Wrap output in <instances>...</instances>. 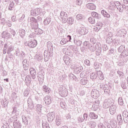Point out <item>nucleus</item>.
<instances>
[{
    "label": "nucleus",
    "instance_id": "c756f323",
    "mask_svg": "<svg viewBox=\"0 0 128 128\" xmlns=\"http://www.w3.org/2000/svg\"><path fill=\"white\" fill-rule=\"evenodd\" d=\"M13 58H14V56H12V54L8 55V56H7L8 60H12Z\"/></svg>",
    "mask_w": 128,
    "mask_h": 128
},
{
    "label": "nucleus",
    "instance_id": "79ce46f5",
    "mask_svg": "<svg viewBox=\"0 0 128 128\" xmlns=\"http://www.w3.org/2000/svg\"><path fill=\"white\" fill-rule=\"evenodd\" d=\"M67 39L68 40V42L69 41L70 42H71V40H72V36H67Z\"/></svg>",
    "mask_w": 128,
    "mask_h": 128
},
{
    "label": "nucleus",
    "instance_id": "f8f14e48",
    "mask_svg": "<svg viewBox=\"0 0 128 128\" xmlns=\"http://www.w3.org/2000/svg\"><path fill=\"white\" fill-rule=\"evenodd\" d=\"M43 88L44 90V91L46 92H47V93H50V88H48V86H46V85H44L43 86Z\"/></svg>",
    "mask_w": 128,
    "mask_h": 128
},
{
    "label": "nucleus",
    "instance_id": "72a5a7b5",
    "mask_svg": "<svg viewBox=\"0 0 128 128\" xmlns=\"http://www.w3.org/2000/svg\"><path fill=\"white\" fill-rule=\"evenodd\" d=\"M6 25L10 27L12 26V23H10V21L8 20L6 22Z\"/></svg>",
    "mask_w": 128,
    "mask_h": 128
},
{
    "label": "nucleus",
    "instance_id": "a18cd8bd",
    "mask_svg": "<svg viewBox=\"0 0 128 128\" xmlns=\"http://www.w3.org/2000/svg\"><path fill=\"white\" fill-rule=\"evenodd\" d=\"M122 88H123L124 89L126 88V85L125 83L122 84Z\"/></svg>",
    "mask_w": 128,
    "mask_h": 128
},
{
    "label": "nucleus",
    "instance_id": "9d476101",
    "mask_svg": "<svg viewBox=\"0 0 128 128\" xmlns=\"http://www.w3.org/2000/svg\"><path fill=\"white\" fill-rule=\"evenodd\" d=\"M90 117L91 119L96 120L98 118V116L94 112H90Z\"/></svg>",
    "mask_w": 128,
    "mask_h": 128
},
{
    "label": "nucleus",
    "instance_id": "aec40b11",
    "mask_svg": "<svg viewBox=\"0 0 128 128\" xmlns=\"http://www.w3.org/2000/svg\"><path fill=\"white\" fill-rule=\"evenodd\" d=\"M96 126V122L94 121H92L91 122L90 125V127L91 128H95Z\"/></svg>",
    "mask_w": 128,
    "mask_h": 128
},
{
    "label": "nucleus",
    "instance_id": "2eb2a0df",
    "mask_svg": "<svg viewBox=\"0 0 128 128\" xmlns=\"http://www.w3.org/2000/svg\"><path fill=\"white\" fill-rule=\"evenodd\" d=\"M19 32L22 38H24V36L26 34V31L24 29L20 30Z\"/></svg>",
    "mask_w": 128,
    "mask_h": 128
},
{
    "label": "nucleus",
    "instance_id": "c03bdc74",
    "mask_svg": "<svg viewBox=\"0 0 128 128\" xmlns=\"http://www.w3.org/2000/svg\"><path fill=\"white\" fill-rule=\"evenodd\" d=\"M27 62H28V61L26 60H23V62H22V64H23V65H24V64H28Z\"/></svg>",
    "mask_w": 128,
    "mask_h": 128
},
{
    "label": "nucleus",
    "instance_id": "13d9d810",
    "mask_svg": "<svg viewBox=\"0 0 128 128\" xmlns=\"http://www.w3.org/2000/svg\"><path fill=\"white\" fill-rule=\"evenodd\" d=\"M26 91H25L24 92V96H26V94H26Z\"/></svg>",
    "mask_w": 128,
    "mask_h": 128
},
{
    "label": "nucleus",
    "instance_id": "3c124183",
    "mask_svg": "<svg viewBox=\"0 0 128 128\" xmlns=\"http://www.w3.org/2000/svg\"><path fill=\"white\" fill-rule=\"evenodd\" d=\"M20 56H24V52H22V53L20 54Z\"/></svg>",
    "mask_w": 128,
    "mask_h": 128
},
{
    "label": "nucleus",
    "instance_id": "0e129e2a",
    "mask_svg": "<svg viewBox=\"0 0 128 128\" xmlns=\"http://www.w3.org/2000/svg\"><path fill=\"white\" fill-rule=\"evenodd\" d=\"M108 101H110L109 99L107 100V102H108Z\"/></svg>",
    "mask_w": 128,
    "mask_h": 128
},
{
    "label": "nucleus",
    "instance_id": "f257e3e1",
    "mask_svg": "<svg viewBox=\"0 0 128 128\" xmlns=\"http://www.w3.org/2000/svg\"><path fill=\"white\" fill-rule=\"evenodd\" d=\"M4 48H7V54H10V52H12L14 50V47L12 44H6L4 45Z\"/></svg>",
    "mask_w": 128,
    "mask_h": 128
},
{
    "label": "nucleus",
    "instance_id": "6ab92c4d",
    "mask_svg": "<svg viewBox=\"0 0 128 128\" xmlns=\"http://www.w3.org/2000/svg\"><path fill=\"white\" fill-rule=\"evenodd\" d=\"M76 20L78 21L80 20H82V15L80 14H78L76 16Z\"/></svg>",
    "mask_w": 128,
    "mask_h": 128
},
{
    "label": "nucleus",
    "instance_id": "c85d7f7f",
    "mask_svg": "<svg viewBox=\"0 0 128 128\" xmlns=\"http://www.w3.org/2000/svg\"><path fill=\"white\" fill-rule=\"evenodd\" d=\"M23 68L24 70H28V64L23 65Z\"/></svg>",
    "mask_w": 128,
    "mask_h": 128
},
{
    "label": "nucleus",
    "instance_id": "ddd939ff",
    "mask_svg": "<svg viewBox=\"0 0 128 128\" xmlns=\"http://www.w3.org/2000/svg\"><path fill=\"white\" fill-rule=\"evenodd\" d=\"M29 40H30L28 42V44L27 43L26 44H28L29 48H32V38L30 36H29Z\"/></svg>",
    "mask_w": 128,
    "mask_h": 128
},
{
    "label": "nucleus",
    "instance_id": "39448f33",
    "mask_svg": "<svg viewBox=\"0 0 128 128\" xmlns=\"http://www.w3.org/2000/svg\"><path fill=\"white\" fill-rule=\"evenodd\" d=\"M86 6L87 8L91 10H94L96 8V6L94 4V3H88Z\"/></svg>",
    "mask_w": 128,
    "mask_h": 128
},
{
    "label": "nucleus",
    "instance_id": "5fc2aeb1",
    "mask_svg": "<svg viewBox=\"0 0 128 128\" xmlns=\"http://www.w3.org/2000/svg\"><path fill=\"white\" fill-rule=\"evenodd\" d=\"M64 62H65L66 64H68V61H66V58H64Z\"/></svg>",
    "mask_w": 128,
    "mask_h": 128
},
{
    "label": "nucleus",
    "instance_id": "20e7f679",
    "mask_svg": "<svg viewBox=\"0 0 128 128\" xmlns=\"http://www.w3.org/2000/svg\"><path fill=\"white\" fill-rule=\"evenodd\" d=\"M14 127V128H21L22 124L18 120H16V121L14 122L13 124Z\"/></svg>",
    "mask_w": 128,
    "mask_h": 128
},
{
    "label": "nucleus",
    "instance_id": "09e8293b",
    "mask_svg": "<svg viewBox=\"0 0 128 128\" xmlns=\"http://www.w3.org/2000/svg\"><path fill=\"white\" fill-rule=\"evenodd\" d=\"M98 128H106V127L104 126L100 125L98 126Z\"/></svg>",
    "mask_w": 128,
    "mask_h": 128
},
{
    "label": "nucleus",
    "instance_id": "4c0bfd02",
    "mask_svg": "<svg viewBox=\"0 0 128 128\" xmlns=\"http://www.w3.org/2000/svg\"><path fill=\"white\" fill-rule=\"evenodd\" d=\"M24 18H26V16H24V14H22V17L20 18V22H22L24 19Z\"/></svg>",
    "mask_w": 128,
    "mask_h": 128
},
{
    "label": "nucleus",
    "instance_id": "e2e57ef3",
    "mask_svg": "<svg viewBox=\"0 0 128 128\" xmlns=\"http://www.w3.org/2000/svg\"><path fill=\"white\" fill-rule=\"evenodd\" d=\"M2 128H4V126H2Z\"/></svg>",
    "mask_w": 128,
    "mask_h": 128
},
{
    "label": "nucleus",
    "instance_id": "5701e85b",
    "mask_svg": "<svg viewBox=\"0 0 128 128\" xmlns=\"http://www.w3.org/2000/svg\"><path fill=\"white\" fill-rule=\"evenodd\" d=\"M14 2H12L10 4V7L8 8V10H12V8H14Z\"/></svg>",
    "mask_w": 128,
    "mask_h": 128
},
{
    "label": "nucleus",
    "instance_id": "37998d69",
    "mask_svg": "<svg viewBox=\"0 0 128 128\" xmlns=\"http://www.w3.org/2000/svg\"><path fill=\"white\" fill-rule=\"evenodd\" d=\"M6 50H8L7 48H4L3 49V54H6Z\"/></svg>",
    "mask_w": 128,
    "mask_h": 128
},
{
    "label": "nucleus",
    "instance_id": "49530a36",
    "mask_svg": "<svg viewBox=\"0 0 128 128\" xmlns=\"http://www.w3.org/2000/svg\"><path fill=\"white\" fill-rule=\"evenodd\" d=\"M88 116L86 114H84V119H88Z\"/></svg>",
    "mask_w": 128,
    "mask_h": 128
},
{
    "label": "nucleus",
    "instance_id": "a19ab883",
    "mask_svg": "<svg viewBox=\"0 0 128 128\" xmlns=\"http://www.w3.org/2000/svg\"><path fill=\"white\" fill-rule=\"evenodd\" d=\"M8 102L5 99L3 102V104H4V106H6L8 104Z\"/></svg>",
    "mask_w": 128,
    "mask_h": 128
},
{
    "label": "nucleus",
    "instance_id": "6e6552de",
    "mask_svg": "<svg viewBox=\"0 0 128 128\" xmlns=\"http://www.w3.org/2000/svg\"><path fill=\"white\" fill-rule=\"evenodd\" d=\"M92 16L98 20H99L100 18V17L98 16V14L97 12H92Z\"/></svg>",
    "mask_w": 128,
    "mask_h": 128
},
{
    "label": "nucleus",
    "instance_id": "a211bd4d",
    "mask_svg": "<svg viewBox=\"0 0 128 128\" xmlns=\"http://www.w3.org/2000/svg\"><path fill=\"white\" fill-rule=\"evenodd\" d=\"M68 91L66 90V91H63L62 92V93L60 94L62 98H66V96H68Z\"/></svg>",
    "mask_w": 128,
    "mask_h": 128
},
{
    "label": "nucleus",
    "instance_id": "e433bc0d",
    "mask_svg": "<svg viewBox=\"0 0 128 128\" xmlns=\"http://www.w3.org/2000/svg\"><path fill=\"white\" fill-rule=\"evenodd\" d=\"M10 34H12L14 36H16V31H14V30H10Z\"/></svg>",
    "mask_w": 128,
    "mask_h": 128
},
{
    "label": "nucleus",
    "instance_id": "f03ea898",
    "mask_svg": "<svg viewBox=\"0 0 128 128\" xmlns=\"http://www.w3.org/2000/svg\"><path fill=\"white\" fill-rule=\"evenodd\" d=\"M60 20L62 21V22L66 23L67 21L68 18V15L66 12H62L60 15Z\"/></svg>",
    "mask_w": 128,
    "mask_h": 128
},
{
    "label": "nucleus",
    "instance_id": "864d4df0",
    "mask_svg": "<svg viewBox=\"0 0 128 128\" xmlns=\"http://www.w3.org/2000/svg\"><path fill=\"white\" fill-rule=\"evenodd\" d=\"M4 80H5L6 82H8V78L4 79Z\"/></svg>",
    "mask_w": 128,
    "mask_h": 128
},
{
    "label": "nucleus",
    "instance_id": "de8ad7c7",
    "mask_svg": "<svg viewBox=\"0 0 128 128\" xmlns=\"http://www.w3.org/2000/svg\"><path fill=\"white\" fill-rule=\"evenodd\" d=\"M4 18H3L2 19V20H1V22L2 24H4Z\"/></svg>",
    "mask_w": 128,
    "mask_h": 128
},
{
    "label": "nucleus",
    "instance_id": "0eeeda50",
    "mask_svg": "<svg viewBox=\"0 0 128 128\" xmlns=\"http://www.w3.org/2000/svg\"><path fill=\"white\" fill-rule=\"evenodd\" d=\"M102 14L104 18H110V15L108 13H107V12L105 10H102Z\"/></svg>",
    "mask_w": 128,
    "mask_h": 128
},
{
    "label": "nucleus",
    "instance_id": "2f4dec72",
    "mask_svg": "<svg viewBox=\"0 0 128 128\" xmlns=\"http://www.w3.org/2000/svg\"><path fill=\"white\" fill-rule=\"evenodd\" d=\"M32 43H33V48L36 47V46L38 44L37 41L35 40H33Z\"/></svg>",
    "mask_w": 128,
    "mask_h": 128
},
{
    "label": "nucleus",
    "instance_id": "1a4fd4ad",
    "mask_svg": "<svg viewBox=\"0 0 128 128\" xmlns=\"http://www.w3.org/2000/svg\"><path fill=\"white\" fill-rule=\"evenodd\" d=\"M44 102L46 104L50 105L52 102V100L48 96H46L45 98Z\"/></svg>",
    "mask_w": 128,
    "mask_h": 128
},
{
    "label": "nucleus",
    "instance_id": "473e14b6",
    "mask_svg": "<svg viewBox=\"0 0 128 128\" xmlns=\"http://www.w3.org/2000/svg\"><path fill=\"white\" fill-rule=\"evenodd\" d=\"M110 114H114V112H116L114 108H110Z\"/></svg>",
    "mask_w": 128,
    "mask_h": 128
},
{
    "label": "nucleus",
    "instance_id": "4468645a",
    "mask_svg": "<svg viewBox=\"0 0 128 128\" xmlns=\"http://www.w3.org/2000/svg\"><path fill=\"white\" fill-rule=\"evenodd\" d=\"M74 18L72 17H70L68 19V22L70 24H74Z\"/></svg>",
    "mask_w": 128,
    "mask_h": 128
},
{
    "label": "nucleus",
    "instance_id": "7ed1b4c3",
    "mask_svg": "<svg viewBox=\"0 0 128 128\" xmlns=\"http://www.w3.org/2000/svg\"><path fill=\"white\" fill-rule=\"evenodd\" d=\"M2 36L3 38H6V39L10 38V37L12 36V35H10V34L6 32H3L2 34Z\"/></svg>",
    "mask_w": 128,
    "mask_h": 128
},
{
    "label": "nucleus",
    "instance_id": "603ef678",
    "mask_svg": "<svg viewBox=\"0 0 128 128\" xmlns=\"http://www.w3.org/2000/svg\"><path fill=\"white\" fill-rule=\"evenodd\" d=\"M123 2H124V4H128V1H126V0H123Z\"/></svg>",
    "mask_w": 128,
    "mask_h": 128
},
{
    "label": "nucleus",
    "instance_id": "bb28decb",
    "mask_svg": "<svg viewBox=\"0 0 128 128\" xmlns=\"http://www.w3.org/2000/svg\"><path fill=\"white\" fill-rule=\"evenodd\" d=\"M54 115H51L48 118V121L52 122L54 120Z\"/></svg>",
    "mask_w": 128,
    "mask_h": 128
},
{
    "label": "nucleus",
    "instance_id": "a878e982",
    "mask_svg": "<svg viewBox=\"0 0 128 128\" xmlns=\"http://www.w3.org/2000/svg\"><path fill=\"white\" fill-rule=\"evenodd\" d=\"M22 120L23 122H24V124H26L28 122V118L24 116H22Z\"/></svg>",
    "mask_w": 128,
    "mask_h": 128
},
{
    "label": "nucleus",
    "instance_id": "393cba45",
    "mask_svg": "<svg viewBox=\"0 0 128 128\" xmlns=\"http://www.w3.org/2000/svg\"><path fill=\"white\" fill-rule=\"evenodd\" d=\"M28 22L32 26V17H30L28 18Z\"/></svg>",
    "mask_w": 128,
    "mask_h": 128
},
{
    "label": "nucleus",
    "instance_id": "58836bf2",
    "mask_svg": "<svg viewBox=\"0 0 128 128\" xmlns=\"http://www.w3.org/2000/svg\"><path fill=\"white\" fill-rule=\"evenodd\" d=\"M101 28H98V26H95L94 28V30L96 31V32H98L99 31Z\"/></svg>",
    "mask_w": 128,
    "mask_h": 128
},
{
    "label": "nucleus",
    "instance_id": "b1692460",
    "mask_svg": "<svg viewBox=\"0 0 128 128\" xmlns=\"http://www.w3.org/2000/svg\"><path fill=\"white\" fill-rule=\"evenodd\" d=\"M74 43L78 46H80L82 44V42L81 40H77L76 42L74 41Z\"/></svg>",
    "mask_w": 128,
    "mask_h": 128
},
{
    "label": "nucleus",
    "instance_id": "423d86ee",
    "mask_svg": "<svg viewBox=\"0 0 128 128\" xmlns=\"http://www.w3.org/2000/svg\"><path fill=\"white\" fill-rule=\"evenodd\" d=\"M86 30L85 28H80L78 32V33L80 34V36H84V34H86Z\"/></svg>",
    "mask_w": 128,
    "mask_h": 128
},
{
    "label": "nucleus",
    "instance_id": "052dcab7",
    "mask_svg": "<svg viewBox=\"0 0 128 128\" xmlns=\"http://www.w3.org/2000/svg\"><path fill=\"white\" fill-rule=\"evenodd\" d=\"M126 82H127V83H128V76L127 78H126Z\"/></svg>",
    "mask_w": 128,
    "mask_h": 128
},
{
    "label": "nucleus",
    "instance_id": "4be33fe9",
    "mask_svg": "<svg viewBox=\"0 0 128 128\" xmlns=\"http://www.w3.org/2000/svg\"><path fill=\"white\" fill-rule=\"evenodd\" d=\"M88 20L89 22H90L91 24H94V22H95L94 19L92 17H90L88 19Z\"/></svg>",
    "mask_w": 128,
    "mask_h": 128
},
{
    "label": "nucleus",
    "instance_id": "cd10ccee",
    "mask_svg": "<svg viewBox=\"0 0 128 128\" xmlns=\"http://www.w3.org/2000/svg\"><path fill=\"white\" fill-rule=\"evenodd\" d=\"M118 102L120 105L122 106L124 104V102L122 98H120L118 100Z\"/></svg>",
    "mask_w": 128,
    "mask_h": 128
},
{
    "label": "nucleus",
    "instance_id": "4d7b16f0",
    "mask_svg": "<svg viewBox=\"0 0 128 128\" xmlns=\"http://www.w3.org/2000/svg\"><path fill=\"white\" fill-rule=\"evenodd\" d=\"M16 4H18V0H14Z\"/></svg>",
    "mask_w": 128,
    "mask_h": 128
},
{
    "label": "nucleus",
    "instance_id": "f704fd0d",
    "mask_svg": "<svg viewBox=\"0 0 128 128\" xmlns=\"http://www.w3.org/2000/svg\"><path fill=\"white\" fill-rule=\"evenodd\" d=\"M90 60H84V64H86V65L90 64Z\"/></svg>",
    "mask_w": 128,
    "mask_h": 128
},
{
    "label": "nucleus",
    "instance_id": "8fccbe9b",
    "mask_svg": "<svg viewBox=\"0 0 128 128\" xmlns=\"http://www.w3.org/2000/svg\"><path fill=\"white\" fill-rule=\"evenodd\" d=\"M77 4H82V0H78L77 2Z\"/></svg>",
    "mask_w": 128,
    "mask_h": 128
},
{
    "label": "nucleus",
    "instance_id": "7c9ffc66",
    "mask_svg": "<svg viewBox=\"0 0 128 128\" xmlns=\"http://www.w3.org/2000/svg\"><path fill=\"white\" fill-rule=\"evenodd\" d=\"M28 104H29L28 106H30V104H32V97H30L28 98Z\"/></svg>",
    "mask_w": 128,
    "mask_h": 128
},
{
    "label": "nucleus",
    "instance_id": "6e6d98bb",
    "mask_svg": "<svg viewBox=\"0 0 128 128\" xmlns=\"http://www.w3.org/2000/svg\"><path fill=\"white\" fill-rule=\"evenodd\" d=\"M10 0H4V2H10Z\"/></svg>",
    "mask_w": 128,
    "mask_h": 128
},
{
    "label": "nucleus",
    "instance_id": "774afa93",
    "mask_svg": "<svg viewBox=\"0 0 128 128\" xmlns=\"http://www.w3.org/2000/svg\"><path fill=\"white\" fill-rule=\"evenodd\" d=\"M0 90H2V88H0Z\"/></svg>",
    "mask_w": 128,
    "mask_h": 128
},
{
    "label": "nucleus",
    "instance_id": "f3484780",
    "mask_svg": "<svg viewBox=\"0 0 128 128\" xmlns=\"http://www.w3.org/2000/svg\"><path fill=\"white\" fill-rule=\"evenodd\" d=\"M67 42H68V40H67L66 38H62V40L60 41V44L62 45L66 44Z\"/></svg>",
    "mask_w": 128,
    "mask_h": 128
},
{
    "label": "nucleus",
    "instance_id": "9b49d317",
    "mask_svg": "<svg viewBox=\"0 0 128 128\" xmlns=\"http://www.w3.org/2000/svg\"><path fill=\"white\" fill-rule=\"evenodd\" d=\"M50 22H51V18H47L44 20V24L45 25H48L50 24Z\"/></svg>",
    "mask_w": 128,
    "mask_h": 128
},
{
    "label": "nucleus",
    "instance_id": "bf43d9fd",
    "mask_svg": "<svg viewBox=\"0 0 128 128\" xmlns=\"http://www.w3.org/2000/svg\"><path fill=\"white\" fill-rule=\"evenodd\" d=\"M74 68H75V66H74V67H72V66H71V68L72 69H74Z\"/></svg>",
    "mask_w": 128,
    "mask_h": 128
},
{
    "label": "nucleus",
    "instance_id": "680f3d73",
    "mask_svg": "<svg viewBox=\"0 0 128 128\" xmlns=\"http://www.w3.org/2000/svg\"><path fill=\"white\" fill-rule=\"evenodd\" d=\"M100 80H104V78H100Z\"/></svg>",
    "mask_w": 128,
    "mask_h": 128
},
{
    "label": "nucleus",
    "instance_id": "69168bd1",
    "mask_svg": "<svg viewBox=\"0 0 128 128\" xmlns=\"http://www.w3.org/2000/svg\"><path fill=\"white\" fill-rule=\"evenodd\" d=\"M0 20H2V17H0Z\"/></svg>",
    "mask_w": 128,
    "mask_h": 128
},
{
    "label": "nucleus",
    "instance_id": "dca6fc26",
    "mask_svg": "<svg viewBox=\"0 0 128 128\" xmlns=\"http://www.w3.org/2000/svg\"><path fill=\"white\" fill-rule=\"evenodd\" d=\"M25 82L27 84H30V82H32V78H30V76H27L25 78Z\"/></svg>",
    "mask_w": 128,
    "mask_h": 128
},
{
    "label": "nucleus",
    "instance_id": "412c9836",
    "mask_svg": "<svg viewBox=\"0 0 128 128\" xmlns=\"http://www.w3.org/2000/svg\"><path fill=\"white\" fill-rule=\"evenodd\" d=\"M103 26L102 22H98L96 24V26L100 28H102Z\"/></svg>",
    "mask_w": 128,
    "mask_h": 128
},
{
    "label": "nucleus",
    "instance_id": "ea45409f",
    "mask_svg": "<svg viewBox=\"0 0 128 128\" xmlns=\"http://www.w3.org/2000/svg\"><path fill=\"white\" fill-rule=\"evenodd\" d=\"M93 96L94 97V98H97L98 96V94H96V92H94Z\"/></svg>",
    "mask_w": 128,
    "mask_h": 128
},
{
    "label": "nucleus",
    "instance_id": "c9c22d12",
    "mask_svg": "<svg viewBox=\"0 0 128 128\" xmlns=\"http://www.w3.org/2000/svg\"><path fill=\"white\" fill-rule=\"evenodd\" d=\"M16 56H20V50H18V49L16 50Z\"/></svg>",
    "mask_w": 128,
    "mask_h": 128
},
{
    "label": "nucleus",
    "instance_id": "338daca9",
    "mask_svg": "<svg viewBox=\"0 0 128 128\" xmlns=\"http://www.w3.org/2000/svg\"><path fill=\"white\" fill-rule=\"evenodd\" d=\"M14 18V16H13V17H12V19Z\"/></svg>",
    "mask_w": 128,
    "mask_h": 128
}]
</instances>
